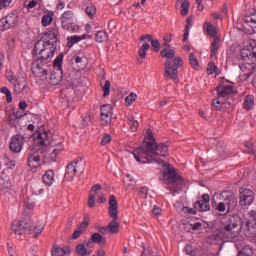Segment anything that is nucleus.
I'll return each instance as SVG.
<instances>
[{"mask_svg":"<svg viewBox=\"0 0 256 256\" xmlns=\"http://www.w3.org/2000/svg\"><path fill=\"white\" fill-rule=\"evenodd\" d=\"M243 219L239 215H228L221 221V226L218 228L216 237L221 241H235L241 231L246 237L256 235V224L253 220H247L243 224Z\"/></svg>","mask_w":256,"mask_h":256,"instance_id":"1","label":"nucleus"},{"mask_svg":"<svg viewBox=\"0 0 256 256\" xmlns=\"http://www.w3.org/2000/svg\"><path fill=\"white\" fill-rule=\"evenodd\" d=\"M147 134L148 141L146 144L134 149V158L142 165L146 163H164V161L159 158L169 155V146L165 143L158 144L150 130H147Z\"/></svg>","mask_w":256,"mask_h":256,"instance_id":"2","label":"nucleus"},{"mask_svg":"<svg viewBox=\"0 0 256 256\" xmlns=\"http://www.w3.org/2000/svg\"><path fill=\"white\" fill-rule=\"evenodd\" d=\"M55 51L57 48L47 45L43 42H36L32 50V55L35 59L32 66L33 74L36 77H45L47 75V69L43 68L47 63H51L53 57H55Z\"/></svg>","mask_w":256,"mask_h":256,"instance_id":"3","label":"nucleus"},{"mask_svg":"<svg viewBox=\"0 0 256 256\" xmlns=\"http://www.w3.org/2000/svg\"><path fill=\"white\" fill-rule=\"evenodd\" d=\"M161 57L168 59L164 63V77L167 81H177L179 79V67H183V59L177 56L175 57V50H162L160 52Z\"/></svg>","mask_w":256,"mask_h":256,"instance_id":"4","label":"nucleus"},{"mask_svg":"<svg viewBox=\"0 0 256 256\" xmlns=\"http://www.w3.org/2000/svg\"><path fill=\"white\" fill-rule=\"evenodd\" d=\"M164 177H167V189L169 192L172 193V195H177V193L183 188L184 181L183 177L177 173L175 168L171 166V164H168L166 166V172L164 174Z\"/></svg>","mask_w":256,"mask_h":256,"instance_id":"5","label":"nucleus"},{"mask_svg":"<svg viewBox=\"0 0 256 256\" xmlns=\"http://www.w3.org/2000/svg\"><path fill=\"white\" fill-rule=\"evenodd\" d=\"M118 207L117 198L115 195H111L109 199L108 215L111 217L112 221L108 223V231L112 235L119 233V227H121V224L117 221V219H119Z\"/></svg>","mask_w":256,"mask_h":256,"instance_id":"6","label":"nucleus"},{"mask_svg":"<svg viewBox=\"0 0 256 256\" xmlns=\"http://www.w3.org/2000/svg\"><path fill=\"white\" fill-rule=\"evenodd\" d=\"M54 71L50 75V85L57 86L63 79V54H59L53 62Z\"/></svg>","mask_w":256,"mask_h":256,"instance_id":"7","label":"nucleus"},{"mask_svg":"<svg viewBox=\"0 0 256 256\" xmlns=\"http://www.w3.org/2000/svg\"><path fill=\"white\" fill-rule=\"evenodd\" d=\"M61 25L65 31L69 33H79V25L75 23V16L73 11L67 10L60 17Z\"/></svg>","mask_w":256,"mask_h":256,"instance_id":"8","label":"nucleus"},{"mask_svg":"<svg viewBox=\"0 0 256 256\" xmlns=\"http://www.w3.org/2000/svg\"><path fill=\"white\" fill-rule=\"evenodd\" d=\"M7 81L13 85L15 95L23 93L24 89H27V80L25 78H16L12 71H6L5 73Z\"/></svg>","mask_w":256,"mask_h":256,"instance_id":"9","label":"nucleus"},{"mask_svg":"<svg viewBox=\"0 0 256 256\" xmlns=\"http://www.w3.org/2000/svg\"><path fill=\"white\" fill-rule=\"evenodd\" d=\"M77 173H85V166L81 161H72L66 166L65 179L66 181H73Z\"/></svg>","mask_w":256,"mask_h":256,"instance_id":"10","label":"nucleus"},{"mask_svg":"<svg viewBox=\"0 0 256 256\" xmlns=\"http://www.w3.org/2000/svg\"><path fill=\"white\" fill-rule=\"evenodd\" d=\"M38 42H42L44 45L57 48V43L59 42V28L53 27L48 29V31L38 40Z\"/></svg>","mask_w":256,"mask_h":256,"instance_id":"11","label":"nucleus"},{"mask_svg":"<svg viewBox=\"0 0 256 256\" xmlns=\"http://www.w3.org/2000/svg\"><path fill=\"white\" fill-rule=\"evenodd\" d=\"M220 197L222 198L224 204L226 205L227 211L226 213H232V211H235L237 209L238 200L237 196H235V193L231 190H225L222 191L220 194Z\"/></svg>","mask_w":256,"mask_h":256,"instance_id":"12","label":"nucleus"},{"mask_svg":"<svg viewBox=\"0 0 256 256\" xmlns=\"http://www.w3.org/2000/svg\"><path fill=\"white\" fill-rule=\"evenodd\" d=\"M240 59L245 61L248 65L256 64V44L243 48L240 52Z\"/></svg>","mask_w":256,"mask_h":256,"instance_id":"13","label":"nucleus"},{"mask_svg":"<svg viewBox=\"0 0 256 256\" xmlns=\"http://www.w3.org/2000/svg\"><path fill=\"white\" fill-rule=\"evenodd\" d=\"M239 200L242 207H249L255 201V193L249 188H240Z\"/></svg>","mask_w":256,"mask_h":256,"instance_id":"14","label":"nucleus"},{"mask_svg":"<svg viewBox=\"0 0 256 256\" xmlns=\"http://www.w3.org/2000/svg\"><path fill=\"white\" fill-rule=\"evenodd\" d=\"M100 121L101 125H111L113 119V106L111 104H104L101 108Z\"/></svg>","mask_w":256,"mask_h":256,"instance_id":"15","label":"nucleus"},{"mask_svg":"<svg viewBox=\"0 0 256 256\" xmlns=\"http://www.w3.org/2000/svg\"><path fill=\"white\" fill-rule=\"evenodd\" d=\"M52 152L48 156H44L45 163H54L57 159V155L63 153L65 146L63 142L54 143L51 145Z\"/></svg>","mask_w":256,"mask_h":256,"instance_id":"16","label":"nucleus"},{"mask_svg":"<svg viewBox=\"0 0 256 256\" xmlns=\"http://www.w3.org/2000/svg\"><path fill=\"white\" fill-rule=\"evenodd\" d=\"M25 144V136L22 135H14L10 140V151L12 153H21L23 149V145Z\"/></svg>","mask_w":256,"mask_h":256,"instance_id":"17","label":"nucleus"},{"mask_svg":"<svg viewBox=\"0 0 256 256\" xmlns=\"http://www.w3.org/2000/svg\"><path fill=\"white\" fill-rule=\"evenodd\" d=\"M15 25H17V14H8L0 20V31H7L11 27H15Z\"/></svg>","mask_w":256,"mask_h":256,"instance_id":"18","label":"nucleus"},{"mask_svg":"<svg viewBox=\"0 0 256 256\" xmlns=\"http://www.w3.org/2000/svg\"><path fill=\"white\" fill-rule=\"evenodd\" d=\"M31 227H33L31 220H28V222L20 220L18 223L12 224V231H14L16 235H23L27 230L31 229Z\"/></svg>","mask_w":256,"mask_h":256,"instance_id":"19","label":"nucleus"},{"mask_svg":"<svg viewBox=\"0 0 256 256\" xmlns=\"http://www.w3.org/2000/svg\"><path fill=\"white\" fill-rule=\"evenodd\" d=\"M41 166V155H39V151L32 152L28 156V167L30 169H37V167Z\"/></svg>","mask_w":256,"mask_h":256,"instance_id":"20","label":"nucleus"},{"mask_svg":"<svg viewBox=\"0 0 256 256\" xmlns=\"http://www.w3.org/2000/svg\"><path fill=\"white\" fill-rule=\"evenodd\" d=\"M218 97H228L233 94V86L227 85L226 83L219 84L216 87Z\"/></svg>","mask_w":256,"mask_h":256,"instance_id":"21","label":"nucleus"},{"mask_svg":"<svg viewBox=\"0 0 256 256\" xmlns=\"http://www.w3.org/2000/svg\"><path fill=\"white\" fill-rule=\"evenodd\" d=\"M140 41H146V43H151L152 49H154L155 53H159L161 49V43H159V40L153 39V35L151 34H146L142 35L140 37Z\"/></svg>","mask_w":256,"mask_h":256,"instance_id":"22","label":"nucleus"},{"mask_svg":"<svg viewBox=\"0 0 256 256\" xmlns=\"http://www.w3.org/2000/svg\"><path fill=\"white\" fill-rule=\"evenodd\" d=\"M51 255L52 256L71 255V246L59 247L58 245H54L51 250Z\"/></svg>","mask_w":256,"mask_h":256,"instance_id":"23","label":"nucleus"},{"mask_svg":"<svg viewBox=\"0 0 256 256\" xmlns=\"http://www.w3.org/2000/svg\"><path fill=\"white\" fill-rule=\"evenodd\" d=\"M42 181L44 185H47V187H51V185L55 183V172H53V170H47L42 176Z\"/></svg>","mask_w":256,"mask_h":256,"instance_id":"24","label":"nucleus"},{"mask_svg":"<svg viewBox=\"0 0 256 256\" xmlns=\"http://www.w3.org/2000/svg\"><path fill=\"white\" fill-rule=\"evenodd\" d=\"M255 106V96L249 94L244 98L243 102V108L246 109V111H251L253 107Z\"/></svg>","mask_w":256,"mask_h":256,"instance_id":"25","label":"nucleus"},{"mask_svg":"<svg viewBox=\"0 0 256 256\" xmlns=\"http://www.w3.org/2000/svg\"><path fill=\"white\" fill-rule=\"evenodd\" d=\"M204 31L207 33V35H210V37H219L217 35V28L213 26L210 22H205L204 23Z\"/></svg>","mask_w":256,"mask_h":256,"instance_id":"26","label":"nucleus"},{"mask_svg":"<svg viewBox=\"0 0 256 256\" xmlns=\"http://www.w3.org/2000/svg\"><path fill=\"white\" fill-rule=\"evenodd\" d=\"M75 252L78 256H89L91 255V250H88L85 244L80 243L76 246Z\"/></svg>","mask_w":256,"mask_h":256,"instance_id":"27","label":"nucleus"},{"mask_svg":"<svg viewBox=\"0 0 256 256\" xmlns=\"http://www.w3.org/2000/svg\"><path fill=\"white\" fill-rule=\"evenodd\" d=\"M194 209H196V211L205 212L211 209V205L203 202L202 200H198L194 203Z\"/></svg>","mask_w":256,"mask_h":256,"instance_id":"28","label":"nucleus"},{"mask_svg":"<svg viewBox=\"0 0 256 256\" xmlns=\"http://www.w3.org/2000/svg\"><path fill=\"white\" fill-rule=\"evenodd\" d=\"M7 189H11V182L7 176L3 177L0 174V191H7Z\"/></svg>","mask_w":256,"mask_h":256,"instance_id":"29","label":"nucleus"},{"mask_svg":"<svg viewBox=\"0 0 256 256\" xmlns=\"http://www.w3.org/2000/svg\"><path fill=\"white\" fill-rule=\"evenodd\" d=\"M90 239L92 243H100L101 247H103V245H107V238L103 237L99 233H94Z\"/></svg>","mask_w":256,"mask_h":256,"instance_id":"30","label":"nucleus"},{"mask_svg":"<svg viewBox=\"0 0 256 256\" xmlns=\"http://www.w3.org/2000/svg\"><path fill=\"white\" fill-rule=\"evenodd\" d=\"M109 40V35L105 31H98L95 35V41L97 43H106Z\"/></svg>","mask_w":256,"mask_h":256,"instance_id":"31","label":"nucleus"},{"mask_svg":"<svg viewBox=\"0 0 256 256\" xmlns=\"http://www.w3.org/2000/svg\"><path fill=\"white\" fill-rule=\"evenodd\" d=\"M221 43V38L219 36H215L212 44H211V57H215L217 55V51H219V44Z\"/></svg>","mask_w":256,"mask_h":256,"instance_id":"32","label":"nucleus"},{"mask_svg":"<svg viewBox=\"0 0 256 256\" xmlns=\"http://www.w3.org/2000/svg\"><path fill=\"white\" fill-rule=\"evenodd\" d=\"M191 27H193V18H187L184 29L183 41H187V39H189V31Z\"/></svg>","mask_w":256,"mask_h":256,"instance_id":"33","label":"nucleus"},{"mask_svg":"<svg viewBox=\"0 0 256 256\" xmlns=\"http://www.w3.org/2000/svg\"><path fill=\"white\" fill-rule=\"evenodd\" d=\"M149 49H151V45H149L148 42H145L141 46V48L138 50L139 57H141L142 59H145V57H147V51H149Z\"/></svg>","mask_w":256,"mask_h":256,"instance_id":"34","label":"nucleus"},{"mask_svg":"<svg viewBox=\"0 0 256 256\" xmlns=\"http://www.w3.org/2000/svg\"><path fill=\"white\" fill-rule=\"evenodd\" d=\"M89 36L87 34L81 36H71L68 38V44L73 46L75 43H79V41H83V39H87Z\"/></svg>","mask_w":256,"mask_h":256,"instance_id":"35","label":"nucleus"},{"mask_svg":"<svg viewBox=\"0 0 256 256\" xmlns=\"http://www.w3.org/2000/svg\"><path fill=\"white\" fill-rule=\"evenodd\" d=\"M0 93H3V95H6V101L7 103H12L13 102V96L11 94V90L7 87H2L0 89Z\"/></svg>","mask_w":256,"mask_h":256,"instance_id":"36","label":"nucleus"},{"mask_svg":"<svg viewBox=\"0 0 256 256\" xmlns=\"http://www.w3.org/2000/svg\"><path fill=\"white\" fill-rule=\"evenodd\" d=\"M189 7H191V5L189 4V0H183L182 6H181V12H180V14L183 17L189 14Z\"/></svg>","mask_w":256,"mask_h":256,"instance_id":"37","label":"nucleus"},{"mask_svg":"<svg viewBox=\"0 0 256 256\" xmlns=\"http://www.w3.org/2000/svg\"><path fill=\"white\" fill-rule=\"evenodd\" d=\"M85 13L86 15H88V17H90V19H93V17H95L97 13V8L95 7V5H89L85 9Z\"/></svg>","mask_w":256,"mask_h":256,"instance_id":"38","label":"nucleus"},{"mask_svg":"<svg viewBox=\"0 0 256 256\" xmlns=\"http://www.w3.org/2000/svg\"><path fill=\"white\" fill-rule=\"evenodd\" d=\"M137 101V94L135 93H130L126 98H125V104L127 107L133 105Z\"/></svg>","mask_w":256,"mask_h":256,"instance_id":"39","label":"nucleus"},{"mask_svg":"<svg viewBox=\"0 0 256 256\" xmlns=\"http://www.w3.org/2000/svg\"><path fill=\"white\" fill-rule=\"evenodd\" d=\"M189 61L192 69H199V61L194 53H191L189 56Z\"/></svg>","mask_w":256,"mask_h":256,"instance_id":"40","label":"nucleus"},{"mask_svg":"<svg viewBox=\"0 0 256 256\" xmlns=\"http://www.w3.org/2000/svg\"><path fill=\"white\" fill-rule=\"evenodd\" d=\"M253 248L246 246L238 254V256H253Z\"/></svg>","mask_w":256,"mask_h":256,"instance_id":"41","label":"nucleus"},{"mask_svg":"<svg viewBox=\"0 0 256 256\" xmlns=\"http://www.w3.org/2000/svg\"><path fill=\"white\" fill-rule=\"evenodd\" d=\"M51 23H53V17H51V15H49V14H45L42 17V25H43V27H48V25H51Z\"/></svg>","mask_w":256,"mask_h":256,"instance_id":"42","label":"nucleus"},{"mask_svg":"<svg viewBox=\"0 0 256 256\" xmlns=\"http://www.w3.org/2000/svg\"><path fill=\"white\" fill-rule=\"evenodd\" d=\"M102 91L104 92L103 97H107L109 93H111V82L109 80L105 81V85L102 87Z\"/></svg>","mask_w":256,"mask_h":256,"instance_id":"43","label":"nucleus"},{"mask_svg":"<svg viewBox=\"0 0 256 256\" xmlns=\"http://www.w3.org/2000/svg\"><path fill=\"white\" fill-rule=\"evenodd\" d=\"M48 134L47 131H45L44 133H39L38 134V139L39 141V145H42L43 147H45L47 145V141L45 139H47Z\"/></svg>","mask_w":256,"mask_h":256,"instance_id":"44","label":"nucleus"},{"mask_svg":"<svg viewBox=\"0 0 256 256\" xmlns=\"http://www.w3.org/2000/svg\"><path fill=\"white\" fill-rule=\"evenodd\" d=\"M24 207H26V209H34L35 208V201H33V199L27 197L24 199Z\"/></svg>","mask_w":256,"mask_h":256,"instance_id":"45","label":"nucleus"},{"mask_svg":"<svg viewBox=\"0 0 256 256\" xmlns=\"http://www.w3.org/2000/svg\"><path fill=\"white\" fill-rule=\"evenodd\" d=\"M245 147H246L247 153H249L250 155L255 154V144L253 142H247L245 144Z\"/></svg>","mask_w":256,"mask_h":256,"instance_id":"46","label":"nucleus"},{"mask_svg":"<svg viewBox=\"0 0 256 256\" xmlns=\"http://www.w3.org/2000/svg\"><path fill=\"white\" fill-rule=\"evenodd\" d=\"M101 189V184H96L91 188L89 195H94L95 197L96 195H99V191H101Z\"/></svg>","mask_w":256,"mask_h":256,"instance_id":"47","label":"nucleus"},{"mask_svg":"<svg viewBox=\"0 0 256 256\" xmlns=\"http://www.w3.org/2000/svg\"><path fill=\"white\" fill-rule=\"evenodd\" d=\"M212 106L216 109V111H219V109L223 107V102L219 98H215L212 101Z\"/></svg>","mask_w":256,"mask_h":256,"instance_id":"48","label":"nucleus"},{"mask_svg":"<svg viewBox=\"0 0 256 256\" xmlns=\"http://www.w3.org/2000/svg\"><path fill=\"white\" fill-rule=\"evenodd\" d=\"M216 149H217L218 153L223 154V153H225V150L227 149V145L225 144V142H218L216 145Z\"/></svg>","mask_w":256,"mask_h":256,"instance_id":"49","label":"nucleus"},{"mask_svg":"<svg viewBox=\"0 0 256 256\" xmlns=\"http://www.w3.org/2000/svg\"><path fill=\"white\" fill-rule=\"evenodd\" d=\"M206 71L209 75H213V73H215L217 71V66L215 65V63L210 62L207 66Z\"/></svg>","mask_w":256,"mask_h":256,"instance_id":"50","label":"nucleus"},{"mask_svg":"<svg viewBox=\"0 0 256 256\" xmlns=\"http://www.w3.org/2000/svg\"><path fill=\"white\" fill-rule=\"evenodd\" d=\"M216 211H219L220 213H225L227 211V206L225 202H219L216 206Z\"/></svg>","mask_w":256,"mask_h":256,"instance_id":"51","label":"nucleus"},{"mask_svg":"<svg viewBox=\"0 0 256 256\" xmlns=\"http://www.w3.org/2000/svg\"><path fill=\"white\" fill-rule=\"evenodd\" d=\"M182 213H188L189 215H197V210L195 208L183 207Z\"/></svg>","mask_w":256,"mask_h":256,"instance_id":"52","label":"nucleus"},{"mask_svg":"<svg viewBox=\"0 0 256 256\" xmlns=\"http://www.w3.org/2000/svg\"><path fill=\"white\" fill-rule=\"evenodd\" d=\"M12 0H0V11L11 5Z\"/></svg>","mask_w":256,"mask_h":256,"instance_id":"53","label":"nucleus"},{"mask_svg":"<svg viewBox=\"0 0 256 256\" xmlns=\"http://www.w3.org/2000/svg\"><path fill=\"white\" fill-rule=\"evenodd\" d=\"M108 143H111V135L105 134L101 140V145H108Z\"/></svg>","mask_w":256,"mask_h":256,"instance_id":"54","label":"nucleus"},{"mask_svg":"<svg viewBox=\"0 0 256 256\" xmlns=\"http://www.w3.org/2000/svg\"><path fill=\"white\" fill-rule=\"evenodd\" d=\"M88 207H90V209H93V207H95V195H89L88 198Z\"/></svg>","mask_w":256,"mask_h":256,"instance_id":"55","label":"nucleus"},{"mask_svg":"<svg viewBox=\"0 0 256 256\" xmlns=\"http://www.w3.org/2000/svg\"><path fill=\"white\" fill-rule=\"evenodd\" d=\"M129 125H130V130L133 132H135V131H137V129H139V122L137 120L130 122Z\"/></svg>","mask_w":256,"mask_h":256,"instance_id":"56","label":"nucleus"},{"mask_svg":"<svg viewBox=\"0 0 256 256\" xmlns=\"http://www.w3.org/2000/svg\"><path fill=\"white\" fill-rule=\"evenodd\" d=\"M184 250L187 255H190V256L195 255V251H193V247L191 245L185 246Z\"/></svg>","mask_w":256,"mask_h":256,"instance_id":"57","label":"nucleus"},{"mask_svg":"<svg viewBox=\"0 0 256 256\" xmlns=\"http://www.w3.org/2000/svg\"><path fill=\"white\" fill-rule=\"evenodd\" d=\"M83 235V230H80L79 228L75 230L72 234V239H79Z\"/></svg>","mask_w":256,"mask_h":256,"instance_id":"58","label":"nucleus"},{"mask_svg":"<svg viewBox=\"0 0 256 256\" xmlns=\"http://www.w3.org/2000/svg\"><path fill=\"white\" fill-rule=\"evenodd\" d=\"M99 233H101L102 235H107L109 233V227H105V226H99L98 228Z\"/></svg>","mask_w":256,"mask_h":256,"instance_id":"59","label":"nucleus"},{"mask_svg":"<svg viewBox=\"0 0 256 256\" xmlns=\"http://www.w3.org/2000/svg\"><path fill=\"white\" fill-rule=\"evenodd\" d=\"M191 227H192L193 231H199V229H201V227H203V223L196 222L194 224H191Z\"/></svg>","mask_w":256,"mask_h":256,"instance_id":"60","label":"nucleus"},{"mask_svg":"<svg viewBox=\"0 0 256 256\" xmlns=\"http://www.w3.org/2000/svg\"><path fill=\"white\" fill-rule=\"evenodd\" d=\"M89 123H91V115L85 116L82 120V125H84V127H87Z\"/></svg>","mask_w":256,"mask_h":256,"instance_id":"61","label":"nucleus"},{"mask_svg":"<svg viewBox=\"0 0 256 256\" xmlns=\"http://www.w3.org/2000/svg\"><path fill=\"white\" fill-rule=\"evenodd\" d=\"M87 227H89V222L88 221H82L78 225V229H80V231H83V229H87Z\"/></svg>","mask_w":256,"mask_h":256,"instance_id":"62","label":"nucleus"},{"mask_svg":"<svg viewBox=\"0 0 256 256\" xmlns=\"http://www.w3.org/2000/svg\"><path fill=\"white\" fill-rule=\"evenodd\" d=\"M106 202H107V198L105 197V194H100L98 196L97 203L102 204Z\"/></svg>","mask_w":256,"mask_h":256,"instance_id":"63","label":"nucleus"},{"mask_svg":"<svg viewBox=\"0 0 256 256\" xmlns=\"http://www.w3.org/2000/svg\"><path fill=\"white\" fill-rule=\"evenodd\" d=\"M248 215L251 217V219L254 221V224L256 225V211L255 210H250Z\"/></svg>","mask_w":256,"mask_h":256,"instance_id":"64","label":"nucleus"}]
</instances>
